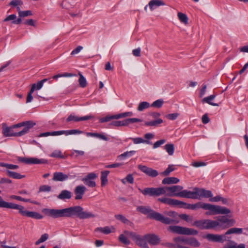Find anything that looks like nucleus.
Wrapping results in <instances>:
<instances>
[{"mask_svg": "<svg viewBox=\"0 0 248 248\" xmlns=\"http://www.w3.org/2000/svg\"><path fill=\"white\" fill-rule=\"evenodd\" d=\"M42 212L46 216L53 218L69 217L74 216L80 219L93 218L95 215L91 212L84 211L80 206H72L62 209L45 208Z\"/></svg>", "mask_w": 248, "mask_h": 248, "instance_id": "1", "label": "nucleus"}, {"mask_svg": "<svg viewBox=\"0 0 248 248\" xmlns=\"http://www.w3.org/2000/svg\"><path fill=\"white\" fill-rule=\"evenodd\" d=\"M35 125V123L31 121L23 122L9 127L5 123H3L2 133L5 137H21L28 133Z\"/></svg>", "mask_w": 248, "mask_h": 248, "instance_id": "2", "label": "nucleus"}, {"mask_svg": "<svg viewBox=\"0 0 248 248\" xmlns=\"http://www.w3.org/2000/svg\"><path fill=\"white\" fill-rule=\"evenodd\" d=\"M137 209L143 214H148L150 218L155 219L165 224L177 223L179 222L175 219L164 217L162 214L151 209L149 207L140 206L138 207Z\"/></svg>", "mask_w": 248, "mask_h": 248, "instance_id": "3", "label": "nucleus"}, {"mask_svg": "<svg viewBox=\"0 0 248 248\" xmlns=\"http://www.w3.org/2000/svg\"><path fill=\"white\" fill-rule=\"evenodd\" d=\"M233 219H228L225 216L217 217V220L208 219L207 229L223 230L234 224Z\"/></svg>", "mask_w": 248, "mask_h": 248, "instance_id": "4", "label": "nucleus"}, {"mask_svg": "<svg viewBox=\"0 0 248 248\" xmlns=\"http://www.w3.org/2000/svg\"><path fill=\"white\" fill-rule=\"evenodd\" d=\"M203 209L207 210L205 213V215L207 216H212L218 214L225 215L231 213V210L226 207L209 203H204Z\"/></svg>", "mask_w": 248, "mask_h": 248, "instance_id": "5", "label": "nucleus"}, {"mask_svg": "<svg viewBox=\"0 0 248 248\" xmlns=\"http://www.w3.org/2000/svg\"><path fill=\"white\" fill-rule=\"evenodd\" d=\"M168 231L173 233L184 235H197L198 232L192 228H189L179 226H170L168 227Z\"/></svg>", "mask_w": 248, "mask_h": 248, "instance_id": "6", "label": "nucleus"}, {"mask_svg": "<svg viewBox=\"0 0 248 248\" xmlns=\"http://www.w3.org/2000/svg\"><path fill=\"white\" fill-rule=\"evenodd\" d=\"M140 192L142 193L144 196H159L161 195L165 194V191L163 187H148L144 189L138 188Z\"/></svg>", "mask_w": 248, "mask_h": 248, "instance_id": "7", "label": "nucleus"}, {"mask_svg": "<svg viewBox=\"0 0 248 248\" xmlns=\"http://www.w3.org/2000/svg\"><path fill=\"white\" fill-rule=\"evenodd\" d=\"M165 194L168 196L180 197V193L183 190V186L179 185L163 187Z\"/></svg>", "mask_w": 248, "mask_h": 248, "instance_id": "8", "label": "nucleus"}, {"mask_svg": "<svg viewBox=\"0 0 248 248\" xmlns=\"http://www.w3.org/2000/svg\"><path fill=\"white\" fill-rule=\"evenodd\" d=\"M173 241H184V244L188 245L195 248H198L201 245V243L197 239L194 237L184 238L182 237H177L173 238Z\"/></svg>", "mask_w": 248, "mask_h": 248, "instance_id": "9", "label": "nucleus"}, {"mask_svg": "<svg viewBox=\"0 0 248 248\" xmlns=\"http://www.w3.org/2000/svg\"><path fill=\"white\" fill-rule=\"evenodd\" d=\"M18 161L28 164H46L47 161L45 159H38L34 157H19Z\"/></svg>", "mask_w": 248, "mask_h": 248, "instance_id": "10", "label": "nucleus"}, {"mask_svg": "<svg viewBox=\"0 0 248 248\" xmlns=\"http://www.w3.org/2000/svg\"><path fill=\"white\" fill-rule=\"evenodd\" d=\"M205 238L209 241L220 243H223L227 239L225 234L219 235L210 233L207 234Z\"/></svg>", "mask_w": 248, "mask_h": 248, "instance_id": "11", "label": "nucleus"}, {"mask_svg": "<svg viewBox=\"0 0 248 248\" xmlns=\"http://www.w3.org/2000/svg\"><path fill=\"white\" fill-rule=\"evenodd\" d=\"M197 188H194L193 191H190L187 190H182L180 193V197L190 198L192 199H198Z\"/></svg>", "mask_w": 248, "mask_h": 248, "instance_id": "12", "label": "nucleus"}, {"mask_svg": "<svg viewBox=\"0 0 248 248\" xmlns=\"http://www.w3.org/2000/svg\"><path fill=\"white\" fill-rule=\"evenodd\" d=\"M94 117L91 115L85 116L83 117H78L75 115L74 114H70L66 119L67 122H77L82 121H86L93 118Z\"/></svg>", "mask_w": 248, "mask_h": 248, "instance_id": "13", "label": "nucleus"}, {"mask_svg": "<svg viewBox=\"0 0 248 248\" xmlns=\"http://www.w3.org/2000/svg\"><path fill=\"white\" fill-rule=\"evenodd\" d=\"M134 241L136 244L141 248H149L146 235L141 236L138 234Z\"/></svg>", "mask_w": 248, "mask_h": 248, "instance_id": "14", "label": "nucleus"}, {"mask_svg": "<svg viewBox=\"0 0 248 248\" xmlns=\"http://www.w3.org/2000/svg\"><path fill=\"white\" fill-rule=\"evenodd\" d=\"M158 201L163 203L167 204L170 206H178V205L183 204V202L177 200L172 199L169 198L163 197L157 199Z\"/></svg>", "mask_w": 248, "mask_h": 248, "instance_id": "15", "label": "nucleus"}, {"mask_svg": "<svg viewBox=\"0 0 248 248\" xmlns=\"http://www.w3.org/2000/svg\"><path fill=\"white\" fill-rule=\"evenodd\" d=\"M138 168L143 172L145 173L146 175L152 177H156L158 175V172L155 170H153L151 168H149L146 166L144 165H139Z\"/></svg>", "mask_w": 248, "mask_h": 248, "instance_id": "16", "label": "nucleus"}, {"mask_svg": "<svg viewBox=\"0 0 248 248\" xmlns=\"http://www.w3.org/2000/svg\"><path fill=\"white\" fill-rule=\"evenodd\" d=\"M8 208L17 209L22 215L27 216L28 211L26 210L24 207L21 205L9 202Z\"/></svg>", "mask_w": 248, "mask_h": 248, "instance_id": "17", "label": "nucleus"}, {"mask_svg": "<svg viewBox=\"0 0 248 248\" xmlns=\"http://www.w3.org/2000/svg\"><path fill=\"white\" fill-rule=\"evenodd\" d=\"M86 187L83 186H77L74 190V193L76 195V200H80L82 198L83 195H84Z\"/></svg>", "mask_w": 248, "mask_h": 248, "instance_id": "18", "label": "nucleus"}, {"mask_svg": "<svg viewBox=\"0 0 248 248\" xmlns=\"http://www.w3.org/2000/svg\"><path fill=\"white\" fill-rule=\"evenodd\" d=\"M146 236L148 243L151 245H156L160 242L158 236L154 234H147Z\"/></svg>", "mask_w": 248, "mask_h": 248, "instance_id": "19", "label": "nucleus"}, {"mask_svg": "<svg viewBox=\"0 0 248 248\" xmlns=\"http://www.w3.org/2000/svg\"><path fill=\"white\" fill-rule=\"evenodd\" d=\"M198 199L202 197L211 198L213 196L211 191L207 190L204 189H199L197 188Z\"/></svg>", "mask_w": 248, "mask_h": 248, "instance_id": "20", "label": "nucleus"}, {"mask_svg": "<svg viewBox=\"0 0 248 248\" xmlns=\"http://www.w3.org/2000/svg\"><path fill=\"white\" fill-rule=\"evenodd\" d=\"M68 175L61 172H56L53 174V180L55 181H64L68 179Z\"/></svg>", "mask_w": 248, "mask_h": 248, "instance_id": "21", "label": "nucleus"}, {"mask_svg": "<svg viewBox=\"0 0 248 248\" xmlns=\"http://www.w3.org/2000/svg\"><path fill=\"white\" fill-rule=\"evenodd\" d=\"M193 225L201 229H207L208 219H203L195 221Z\"/></svg>", "mask_w": 248, "mask_h": 248, "instance_id": "22", "label": "nucleus"}, {"mask_svg": "<svg viewBox=\"0 0 248 248\" xmlns=\"http://www.w3.org/2000/svg\"><path fill=\"white\" fill-rule=\"evenodd\" d=\"M109 173V171L105 170L101 172V185L103 186L108 183V176Z\"/></svg>", "mask_w": 248, "mask_h": 248, "instance_id": "23", "label": "nucleus"}, {"mask_svg": "<svg viewBox=\"0 0 248 248\" xmlns=\"http://www.w3.org/2000/svg\"><path fill=\"white\" fill-rule=\"evenodd\" d=\"M164 5H165L164 3L160 0H152L148 4L151 11L153 10L156 7Z\"/></svg>", "mask_w": 248, "mask_h": 248, "instance_id": "24", "label": "nucleus"}, {"mask_svg": "<svg viewBox=\"0 0 248 248\" xmlns=\"http://www.w3.org/2000/svg\"><path fill=\"white\" fill-rule=\"evenodd\" d=\"M72 197L71 192L67 190H63L61 191L58 196V198L64 200L65 199H70Z\"/></svg>", "mask_w": 248, "mask_h": 248, "instance_id": "25", "label": "nucleus"}, {"mask_svg": "<svg viewBox=\"0 0 248 248\" xmlns=\"http://www.w3.org/2000/svg\"><path fill=\"white\" fill-rule=\"evenodd\" d=\"M83 131L79 130L78 129H72L69 130H61L60 131V135L64 134L66 136L69 135H76V134H82Z\"/></svg>", "mask_w": 248, "mask_h": 248, "instance_id": "26", "label": "nucleus"}, {"mask_svg": "<svg viewBox=\"0 0 248 248\" xmlns=\"http://www.w3.org/2000/svg\"><path fill=\"white\" fill-rule=\"evenodd\" d=\"M179 182V179L174 177H166L162 180L163 184H174Z\"/></svg>", "mask_w": 248, "mask_h": 248, "instance_id": "27", "label": "nucleus"}, {"mask_svg": "<svg viewBox=\"0 0 248 248\" xmlns=\"http://www.w3.org/2000/svg\"><path fill=\"white\" fill-rule=\"evenodd\" d=\"M216 94H212V95H211L208 97H204L202 100V102L203 103H207L212 106H218V104H217V103H213V102H211V101L213 100V99H215V98L216 97Z\"/></svg>", "mask_w": 248, "mask_h": 248, "instance_id": "28", "label": "nucleus"}, {"mask_svg": "<svg viewBox=\"0 0 248 248\" xmlns=\"http://www.w3.org/2000/svg\"><path fill=\"white\" fill-rule=\"evenodd\" d=\"M7 174L9 176L14 179H20L25 177L24 175H21L18 173L9 170H7Z\"/></svg>", "mask_w": 248, "mask_h": 248, "instance_id": "29", "label": "nucleus"}, {"mask_svg": "<svg viewBox=\"0 0 248 248\" xmlns=\"http://www.w3.org/2000/svg\"><path fill=\"white\" fill-rule=\"evenodd\" d=\"M135 144H138L140 143L150 144V142L148 140H143L141 138H129Z\"/></svg>", "mask_w": 248, "mask_h": 248, "instance_id": "30", "label": "nucleus"}, {"mask_svg": "<svg viewBox=\"0 0 248 248\" xmlns=\"http://www.w3.org/2000/svg\"><path fill=\"white\" fill-rule=\"evenodd\" d=\"M36 89V84H33L31 86L30 92L28 93L27 96L26 103H28L31 102L32 100L33 97L32 95V93Z\"/></svg>", "mask_w": 248, "mask_h": 248, "instance_id": "31", "label": "nucleus"}, {"mask_svg": "<svg viewBox=\"0 0 248 248\" xmlns=\"http://www.w3.org/2000/svg\"><path fill=\"white\" fill-rule=\"evenodd\" d=\"M76 74H73V73H64L63 74H59L56 75H54L53 77H52V78L55 80H57L58 78H62V77H72L76 76Z\"/></svg>", "mask_w": 248, "mask_h": 248, "instance_id": "32", "label": "nucleus"}, {"mask_svg": "<svg viewBox=\"0 0 248 248\" xmlns=\"http://www.w3.org/2000/svg\"><path fill=\"white\" fill-rule=\"evenodd\" d=\"M115 218L122 221L123 223L127 225H131L132 223L129 220H128L124 216L122 215H116L115 216Z\"/></svg>", "mask_w": 248, "mask_h": 248, "instance_id": "33", "label": "nucleus"}, {"mask_svg": "<svg viewBox=\"0 0 248 248\" xmlns=\"http://www.w3.org/2000/svg\"><path fill=\"white\" fill-rule=\"evenodd\" d=\"M28 217H30L33 218L40 219L43 218V216L40 214L32 211H28L27 216Z\"/></svg>", "mask_w": 248, "mask_h": 248, "instance_id": "34", "label": "nucleus"}, {"mask_svg": "<svg viewBox=\"0 0 248 248\" xmlns=\"http://www.w3.org/2000/svg\"><path fill=\"white\" fill-rule=\"evenodd\" d=\"M79 78L78 82L79 86L82 88H85L87 86V82L85 78L81 74L80 72L78 73Z\"/></svg>", "mask_w": 248, "mask_h": 248, "instance_id": "35", "label": "nucleus"}, {"mask_svg": "<svg viewBox=\"0 0 248 248\" xmlns=\"http://www.w3.org/2000/svg\"><path fill=\"white\" fill-rule=\"evenodd\" d=\"M133 115L132 112H126L124 113H122L120 114H118L116 115H113V118H114V119H119L120 118H125L127 117H131Z\"/></svg>", "mask_w": 248, "mask_h": 248, "instance_id": "36", "label": "nucleus"}, {"mask_svg": "<svg viewBox=\"0 0 248 248\" xmlns=\"http://www.w3.org/2000/svg\"><path fill=\"white\" fill-rule=\"evenodd\" d=\"M164 149L170 155H173L174 152V146L173 144H167L164 146Z\"/></svg>", "mask_w": 248, "mask_h": 248, "instance_id": "37", "label": "nucleus"}, {"mask_svg": "<svg viewBox=\"0 0 248 248\" xmlns=\"http://www.w3.org/2000/svg\"><path fill=\"white\" fill-rule=\"evenodd\" d=\"M243 229L242 228H232L229 230H228L225 235L232 234V233H236V234H241L242 233Z\"/></svg>", "mask_w": 248, "mask_h": 248, "instance_id": "38", "label": "nucleus"}, {"mask_svg": "<svg viewBox=\"0 0 248 248\" xmlns=\"http://www.w3.org/2000/svg\"><path fill=\"white\" fill-rule=\"evenodd\" d=\"M150 104L147 102H142L140 103L138 107V110L142 111L145 109H147L150 107Z\"/></svg>", "mask_w": 248, "mask_h": 248, "instance_id": "39", "label": "nucleus"}, {"mask_svg": "<svg viewBox=\"0 0 248 248\" xmlns=\"http://www.w3.org/2000/svg\"><path fill=\"white\" fill-rule=\"evenodd\" d=\"M50 157L64 158V156L62 155V152L59 150H54L52 153L50 155Z\"/></svg>", "mask_w": 248, "mask_h": 248, "instance_id": "40", "label": "nucleus"}, {"mask_svg": "<svg viewBox=\"0 0 248 248\" xmlns=\"http://www.w3.org/2000/svg\"><path fill=\"white\" fill-rule=\"evenodd\" d=\"M60 135V131H53V132H46L40 134L39 136V137H47L49 136H56Z\"/></svg>", "mask_w": 248, "mask_h": 248, "instance_id": "41", "label": "nucleus"}, {"mask_svg": "<svg viewBox=\"0 0 248 248\" xmlns=\"http://www.w3.org/2000/svg\"><path fill=\"white\" fill-rule=\"evenodd\" d=\"M178 17L181 22L185 24H187L188 18L186 14L179 12L178 13Z\"/></svg>", "mask_w": 248, "mask_h": 248, "instance_id": "42", "label": "nucleus"}, {"mask_svg": "<svg viewBox=\"0 0 248 248\" xmlns=\"http://www.w3.org/2000/svg\"><path fill=\"white\" fill-rule=\"evenodd\" d=\"M0 166L5 167L7 169H10V170H16L19 167L17 165H13L11 164H7L2 162H0Z\"/></svg>", "mask_w": 248, "mask_h": 248, "instance_id": "43", "label": "nucleus"}, {"mask_svg": "<svg viewBox=\"0 0 248 248\" xmlns=\"http://www.w3.org/2000/svg\"><path fill=\"white\" fill-rule=\"evenodd\" d=\"M82 181L84 182V183L86 185H87L90 187H95L96 186L95 182L93 180L89 179L85 177L83 178Z\"/></svg>", "mask_w": 248, "mask_h": 248, "instance_id": "44", "label": "nucleus"}, {"mask_svg": "<svg viewBox=\"0 0 248 248\" xmlns=\"http://www.w3.org/2000/svg\"><path fill=\"white\" fill-rule=\"evenodd\" d=\"M135 153V151H127L119 155L118 158L121 159L126 157H130L134 155Z\"/></svg>", "mask_w": 248, "mask_h": 248, "instance_id": "45", "label": "nucleus"}, {"mask_svg": "<svg viewBox=\"0 0 248 248\" xmlns=\"http://www.w3.org/2000/svg\"><path fill=\"white\" fill-rule=\"evenodd\" d=\"M123 234H124L127 237H129L131 238L133 241H134L135 240L136 238L137 237V236L138 235V234H137L136 233H135L134 232H129V231H125L124 232Z\"/></svg>", "mask_w": 248, "mask_h": 248, "instance_id": "46", "label": "nucleus"}, {"mask_svg": "<svg viewBox=\"0 0 248 248\" xmlns=\"http://www.w3.org/2000/svg\"><path fill=\"white\" fill-rule=\"evenodd\" d=\"M119 240L121 242L125 245H129L130 243L127 237L123 233L119 236Z\"/></svg>", "mask_w": 248, "mask_h": 248, "instance_id": "47", "label": "nucleus"}, {"mask_svg": "<svg viewBox=\"0 0 248 248\" xmlns=\"http://www.w3.org/2000/svg\"><path fill=\"white\" fill-rule=\"evenodd\" d=\"M48 238V235L47 233H44L41 235V237L35 242L36 245H38L40 243L46 241Z\"/></svg>", "mask_w": 248, "mask_h": 248, "instance_id": "48", "label": "nucleus"}, {"mask_svg": "<svg viewBox=\"0 0 248 248\" xmlns=\"http://www.w3.org/2000/svg\"><path fill=\"white\" fill-rule=\"evenodd\" d=\"M164 103V101L162 99H158L155 101H154L152 104L151 105V107L160 108L162 107L163 104Z\"/></svg>", "mask_w": 248, "mask_h": 248, "instance_id": "49", "label": "nucleus"}, {"mask_svg": "<svg viewBox=\"0 0 248 248\" xmlns=\"http://www.w3.org/2000/svg\"><path fill=\"white\" fill-rule=\"evenodd\" d=\"M96 230L100 231L105 234H109L111 232L110 228L108 226L103 228H97Z\"/></svg>", "mask_w": 248, "mask_h": 248, "instance_id": "50", "label": "nucleus"}, {"mask_svg": "<svg viewBox=\"0 0 248 248\" xmlns=\"http://www.w3.org/2000/svg\"><path fill=\"white\" fill-rule=\"evenodd\" d=\"M110 125H114L115 126H126L125 120L123 121H114L110 124Z\"/></svg>", "mask_w": 248, "mask_h": 248, "instance_id": "51", "label": "nucleus"}, {"mask_svg": "<svg viewBox=\"0 0 248 248\" xmlns=\"http://www.w3.org/2000/svg\"><path fill=\"white\" fill-rule=\"evenodd\" d=\"M51 190L50 186L47 185H43L40 186L39 192H49Z\"/></svg>", "mask_w": 248, "mask_h": 248, "instance_id": "52", "label": "nucleus"}, {"mask_svg": "<svg viewBox=\"0 0 248 248\" xmlns=\"http://www.w3.org/2000/svg\"><path fill=\"white\" fill-rule=\"evenodd\" d=\"M179 217L188 222H190L193 220V217H190L186 214H181L179 215Z\"/></svg>", "mask_w": 248, "mask_h": 248, "instance_id": "53", "label": "nucleus"}, {"mask_svg": "<svg viewBox=\"0 0 248 248\" xmlns=\"http://www.w3.org/2000/svg\"><path fill=\"white\" fill-rule=\"evenodd\" d=\"M204 203L202 202H198L195 204H192L191 210H196L200 208L203 209Z\"/></svg>", "mask_w": 248, "mask_h": 248, "instance_id": "54", "label": "nucleus"}, {"mask_svg": "<svg viewBox=\"0 0 248 248\" xmlns=\"http://www.w3.org/2000/svg\"><path fill=\"white\" fill-rule=\"evenodd\" d=\"M50 79V78L49 79L44 78L43 80L38 82L37 83V84H36V89L35 90H39L41 89L42 88V87H43V84Z\"/></svg>", "mask_w": 248, "mask_h": 248, "instance_id": "55", "label": "nucleus"}, {"mask_svg": "<svg viewBox=\"0 0 248 248\" xmlns=\"http://www.w3.org/2000/svg\"><path fill=\"white\" fill-rule=\"evenodd\" d=\"M142 120L138 118H129L125 120L126 125H128L130 123L140 122Z\"/></svg>", "mask_w": 248, "mask_h": 248, "instance_id": "56", "label": "nucleus"}, {"mask_svg": "<svg viewBox=\"0 0 248 248\" xmlns=\"http://www.w3.org/2000/svg\"><path fill=\"white\" fill-rule=\"evenodd\" d=\"M23 1L21 0H12L9 3L10 5L16 7L18 5H22Z\"/></svg>", "mask_w": 248, "mask_h": 248, "instance_id": "57", "label": "nucleus"}, {"mask_svg": "<svg viewBox=\"0 0 248 248\" xmlns=\"http://www.w3.org/2000/svg\"><path fill=\"white\" fill-rule=\"evenodd\" d=\"M112 119H114L113 115L112 116H107L105 117L101 118L100 119V122L101 123L108 122Z\"/></svg>", "mask_w": 248, "mask_h": 248, "instance_id": "58", "label": "nucleus"}, {"mask_svg": "<svg viewBox=\"0 0 248 248\" xmlns=\"http://www.w3.org/2000/svg\"><path fill=\"white\" fill-rule=\"evenodd\" d=\"M165 142H166V140H164V139H162V140H158V141H156L154 144L153 148L154 149L157 148L158 147H159L160 145H161L163 144L164 143H165Z\"/></svg>", "mask_w": 248, "mask_h": 248, "instance_id": "59", "label": "nucleus"}, {"mask_svg": "<svg viewBox=\"0 0 248 248\" xmlns=\"http://www.w3.org/2000/svg\"><path fill=\"white\" fill-rule=\"evenodd\" d=\"M32 15V13L31 11H22V12H20L19 13V17H26L29 16H31Z\"/></svg>", "mask_w": 248, "mask_h": 248, "instance_id": "60", "label": "nucleus"}, {"mask_svg": "<svg viewBox=\"0 0 248 248\" xmlns=\"http://www.w3.org/2000/svg\"><path fill=\"white\" fill-rule=\"evenodd\" d=\"M174 170L173 167L172 166H169L168 168L162 172V174L164 175H168L170 174V172Z\"/></svg>", "mask_w": 248, "mask_h": 248, "instance_id": "61", "label": "nucleus"}, {"mask_svg": "<svg viewBox=\"0 0 248 248\" xmlns=\"http://www.w3.org/2000/svg\"><path fill=\"white\" fill-rule=\"evenodd\" d=\"M16 18V15H14V14H12V15H10L9 16H7L4 20H3V22H7V21H9L10 20H12L13 21H14L15 20V19Z\"/></svg>", "mask_w": 248, "mask_h": 248, "instance_id": "62", "label": "nucleus"}, {"mask_svg": "<svg viewBox=\"0 0 248 248\" xmlns=\"http://www.w3.org/2000/svg\"><path fill=\"white\" fill-rule=\"evenodd\" d=\"M179 116V114L177 113L169 114L167 116L168 119L170 120H175Z\"/></svg>", "mask_w": 248, "mask_h": 248, "instance_id": "63", "label": "nucleus"}, {"mask_svg": "<svg viewBox=\"0 0 248 248\" xmlns=\"http://www.w3.org/2000/svg\"><path fill=\"white\" fill-rule=\"evenodd\" d=\"M174 242L176 243L177 248H190L189 247L183 246L184 245H185L184 244V241H180V242L174 241Z\"/></svg>", "mask_w": 248, "mask_h": 248, "instance_id": "64", "label": "nucleus"}]
</instances>
